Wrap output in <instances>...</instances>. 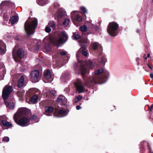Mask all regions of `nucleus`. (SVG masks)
Instances as JSON below:
<instances>
[{
	"mask_svg": "<svg viewBox=\"0 0 153 153\" xmlns=\"http://www.w3.org/2000/svg\"><path fill=\"white\" fill-rule=\"evenodd\" d=\"M88 41L86 39H81L79 42L82 48H84L87 45ZM86 57L88 53L87 50L85 48H80L76 54V57L78 61L77 69L75 70L76 73L84 75L87 72V70L85 66H87L89 69H92L94 67V65L90 60H88L85 62L80 60L79 58L81 54Z\"/></svg>",
	"mask_w": 153,
	"mask_h": 153,
	"instance_id": "1",
	"label": "nucleus"
},
{
	"mask_svg": "<svg viewBox=\"0 0 153 153\" xmlns=\"http://www.w3.org/2000/svg\"><path fill=\"white\" fill-rule=\"evenodd\" d=\"M109 75V72L104 71L102 68L97 70L93 74L92 77L89 78L85 81V84L87 87H89L92 86L94 83H104L106 81Z\"/></svg>",
	"mask_w": 153,
	"mask_h": 153,
	"instance_id": "2",
	"label": "nucleus"
},
{
	"mask_svg": "<svg viewBox=\"0 0 153 153\" xmlns=\"http://www.w3.org/2000/svg\"><path fill=\"white\" fill-rule=\"evenodd\" d=\"M38 25L37 19L35 18L29 19L26 21L25 25V30L28 36L34 33V30Z\"/></svg>",
	"mask_w": 153,
	"mask_h": 153,
	"instance_id": "3",
	"label": "nucleus"
},
{
	"mask_svg": "<svg viewBox=\"0 0 153 153\" xmlns=\"http://www.w3.org/2000/svg\"><path fill=\"white\" fill-rule=\"evenodd\" d=\"M119 25L117 23L113 22L110 23L107 28L108 33L111 36H115L118 34Z\"/></svg>",
	"mask_w": 153,
	"mask_h": 153,
	"instance_id": "4",
	"label": "nucleus"
},
{
	"mask_svg": "<svg viewBox=\"0 0 153 153\" xmlns=\"http://www.w3.org/2000/svg\"><path fill=\"white\" fill-rule=\"evenodd\" d=\"M61 34L63 36L65 37L66 39L65 40L63 38L59 36V38L55 39L54 38H51L48 37V41H50V42L52 44L57 45L58 44H62L65 42L68 39V36L66 32L64 31H63L61 32Z\"/></svg>",
	"mask_w": 153,
	"mask_h": 153,
	"instance_id": "5",
	"label": "nucleus"
},
{
	"mask_svg": "<svg viewBox=\"0 0 153 153\" xmlns=\"http://www.w3.org/2000/svg\"><path fill=\"white\" fill-rule=\"evenodd\" d=\"M28 110L25 108H19L16 113L14 115L13 119L15 121H16V119L19 117L20 116L24 115H27V113Z\"/></svg>",
	"mask_w": 153,
	"mask_h": 153,
	"instance_id": "6",
	"label": "nucleus"
},
{
	"mask_svg": "<svg viewBox=\"0 0 153 153\" xmlns=\"http://www.w3.org/2000/svg\"><path fill=\"white\" fill-rule=\"evenodd\" d=\"M13 90L11 86L6 85L2 91V96L4 100H6L8 97L9 94Z\"/></svg>",
	"mask_w": 153,
	"mask_h": 153,
	"instance_id": "7",
	"label": "nucleus"
},
{
	"mask_svg": "<svg viewBox=\"0 0 153 153\" xmlns=\"http://www.w3.org/2000/svg\"><path fill=\"white\" fill-rule=\"evenodd\" d=\"M66 15V13L65 10L63 9L60 8L58 9L57 12L54 14V17L58 22L61 19L65 17Z\"/></svg>",
	"mask_w": 153,
	"mask_h": 153,
	"instance_id": "8",
	"label": "nucleus"
},
{
	"mask_svg": "<svg viewBox=\"0 0 153 153\" xmlns=\"http://www.w3.org/2000/svg\"><path fill=\"white\" fill-rule=\"evenodd\" d=\"M15 121L17 124L22 126H27L30 124L29 119L27 117H22L19 121L16 119V121Z\"/></svg>",
	"mask_w": 153,
	"mask_h": 153,
	"instance_id": "9",
	"label": "nucleus"
},
{
	"mask_svg": "<svg viewBox=\"0 0 153 153\" xmlns=\"http://www.w3.org/2000/svg\"><path fill=\"white\" fill-rule=\"evenodd\" d=\"M39 71L38 70H36L32 71L30 75V78L33 82H36L39 80Z\"/></svg>",
	"mask_w": 153,
	"mask_h": 153,
	"instance_id": "10",
	"label": "nucleus"
},
{
	"mask_svg": "<svg viewBox=\"0 0 153 153\" xmlns=\"http://www.w3.org/2000/svg\"><path fill=\"white\" fill-rule=\"evenodd\" d=\"M74 84L77 91L79 93H81L84 91V87L82 85V82L80 79H77Z\"/></svg>",
	"mask_w": 153,
	"mask_h": 153,
	"instance_id": "11",
	"label": "nucleus"
},
{
	"mask_svg": "<svg viewBox=\"0 0 153 153\" xmlns=\"http://www.w3.org/2000/svg\"><path fill=\"white\" fill-rule=\"evenodd\" d=\"M78 12L76 11H73L71 13V16L72 19H76L78 22L81 21L82 20V16L78 13Z\"/></svg>",
	"mask_w": 153,
	"mask_h": 153,
	"instance_id": "12",
	"label": "nucleus"
},
{
	"mask_svg": "<svg viewBox=\"0 0 153 153\" xmlns=\"http://www.w3.org/2000/svg\"><path fill=\"white\" fill-rule=\"evenodd\" d=\"M6 46L0 40V53L4 54L6 51Z\"/></svg>",
	"mask_w": 153,
	"mask_h": 153,
	"instance_id": "13",
	"label": "nucleus"
},
{
	"mask_svg": "<svg viewBox=\"0 0 153 153\" xmlns=\"http://www.w3.org/2000/svg\"><path fill=\"white\" fill-rule=\"evenodd\" d=\"M57 101L58 102H61L64 105L67 102V99L64 96L60 95L57 99Z\"/></svg>",
	"mask_w": 153,
	"mask_h": 153,
	"instance_id": "14",
	"label": "nucleus"
},
{
	"mask_svg": "<svg viewBox=\"0 0 153 153\" xmlns=\"http://www.w3.org/2000/svg\"><path fill=\"white\" fill-rule=\"evenodd\" d=\"M56 95V92L53 90L49 89L48 91V98H53Z\"/></svg>",
	"mask_w": 153,
	"mask_h": 153,
	"instance_id": "15",
	"label": "nucleus"
},
{
	"mask_svg": "<svg viewBox=\"0 0 153 153\" xmlns=\"http://www.w3.org/2000/svg\"><path fill=\"white\" fill-rule=\"evenodd\" d=\"M58 111V113L59 115H61L62 116H60V117H63L67 115L66 111L64 109H61L59 110H58L56 108L55 109V111L56 112Z\"/></svg>",
	"mask_w": 153,
	"mask_h": 153,
	"instance_id": "16",
	"label": "nucleus"
},
{
	"mask_svg": "<svg viewBox=\"0 0 153 153\" xmlns=\"http://www.w3.org/2000/svg\"><path fill=\"white\" fill-rule=\"evenodd\" d=\"M18 20V17L17 16H15L12 17L9 21V23H11L12 25H13L15 23L17 22Z\"/></svg>",
	"mask_w": 153,
	"mask_h": 153,
	"instance_id": "17",
	"label": "nucleus"
},
{
	"mask_svg": "<svg viewBox=\"0 0 153 153\" xmlns=\"http://www.w3.org/2000/svg\"><path fill=\"white\" fill-rule=\"evenodd\" d=\"M6 100H4V102L7 107L10 109H13L14 108V104L12 102L8 103L6 101Z\"/></svg>",
	"mask_w": 153,
	"mask_h": 153,
	"instance_id": "18",
	"label": "nucleus"
},
{
	"mask_svg": "<svg viewBox=\"0 0 153 153\" xmlns=\"http://www.w3.org/2000/svg\"><path fill=\"white\" fill-rule=\"evenodd\" d=\"M98 61L102 65H105V63L107 62V59L105 57L103 56L99 58Z\"/></svg>",
	"mask_w": 153,
	"mask_h": 153,
	"instance_id": "19",
	"label": "nucleus"
},
{
	"mask_svg": "<svg viewBox=\"0 0 153 153\" xmlns=\"http://www.w3.org/2000/svg\"><path fill=\"white\" fill-rule=\"evenodd\" d=\"M24 77L22 76H21L20 79L19 80L18 86L19 87H22L24 85Z\"/></svg>",
	"mask_w": 153,
	"mask_h": 153,
	"instance_id": "20",
	"label": "nucleus"
},
{
	"mask_svg": "<svg viewBox=\"0 0 153 153\" xmlns=\"http://www.w3.org/2000/svg\"><path fill=\"white\" fill-rule=\"evenodd\" d=\"M48 69H46L44 71V76L43 80L45 83H47L48 81Z\"/></svg>",
	"mask_w": 153,
	"mask_h": 153,
	"instance_id": "21",
	"label": "nucleus"
},
{
	"mask_svg": "<svg viewBox=\"0 0 153 153\" xmlns=\"http://www.w3.org/2000/svg\"><path fill=\"white\" fill-rule=\"evenodd\" d=\"M48 37L46 36L45 37L43 41V43L44 44L45 46L44 48L46 50V51L48 50Z\"/></svg>",
	"mask_w": 153,
	"mask_h": 153,
	"instance_id": "22",
	"label": "nucleus"
},
{
	"mask_svg": "<svg viewBox=\"0 0 153 153\" xmlns=\"http://www.w3.org/2000/svg\"><path fill=\"white\" fill-rule=\"evenodd\" d=\"M48 82H51L54 78L53 74V72L48 70Z\"/></svg>",
	"mask_w": 153,
	"mask_h": 153,
	"instance_id": "23",
	"label": "nucleus"
},
{
	"mask_svg": "<svg viewBox=\"0 0 153 153\" xmlns=\"http://www.w3.org/2000/svg\"><path fill=\"white\" fill-rule=\"evenodd\" d=\"M2 123L4 126L9 127L12 126L11 123L5 120H2L1 121Z\"/></svg>",
	"mask_w": 153,
	"mask_h": 153,
	"instance_id": "24",
	"label": "nucleus"
},
{
	"mask_svg": "<svg viewBox=\"0 0 153 153\" xmlns=\"http://www.w3.org/2000/svg\"><path fill=\"white\" fill-rule=\"evenodd\" d=\"M38 99V97L37 95H35L33 96L30 99V101L33 103H36L37 102Z\"/></svg>",
	"mask_w": 153,
	"mask_h": 153,
	"instance_id": "25",
	"label": "nucleus"
},
{
	"mask_svg": "<svg viewBox=\"0 0 153 153\" xmlns=\"http://www.w3.org/2000/svg\"><path fill=\"white\" fill-rule=\"evenodd\" d=\"M17 55L20 58H22L24 55V51L21 49H19L17 52Z\"/></svg>",
	"mask_w": 153,
	"mask_h": 153,
	"instance_id": "26",
	"label": "nucleus"
},
{
	"mask_svg": "<svg viewBox=\"0 0 153 153\" xmlns=\"http://www.w3.org/2000/svg\"><path fill=\"white\" fill-rule=\"evenodd\" d=\"M99 45V44L97 42H94L91 44L92 48L94 50L97 49Z\"/></svg>",
	"mask_w": 153,
	"mask_h": 153,
	"instance_id": "27",
	"label": "nucleus"
},
{
	"mask_svg": "<svg viewBox=\"0 0 153 153\" xmlns=\"http://www.w3.org/2000/svg\"><path fill=\"white\" fill-rule=\"evenodd\" d=\"M46 0H37V2L39 5L43 6L46 3Z\"/></svg>",
	"mask_w": 153,
	"mask_h": 153,
	"instance_id": "28",
	"label": "nucleus"
},
{
	"mask_svg": "<svg viewBox=\"0 0 153 153\" xmlns=\"http://www.w3.org/2000/svg\"><path fill=\"white\" fill-rule=\"evenodd\" d=\"M80 36L77 33H73L72 36V39L74 40H77L80 38Z\"/></svg>",
	"mask_w": 153,
	"mask_h": 153,
	"instance_id": "29",
	"label": "nucleus"
},
{
	"mask_svg": "<svg viewBox=\"0 0 153 153\" xmlns=\"http://www.w3.org/2000/svg\"><path fill=\"white\" fill-rule=\"evenodd\" d=\"M5 72L4 67H3L1 68H0V77H3L5 74Z\"/></svg>",
	"mask_w": 153,
	"mask_h": 153,
	"instance_id": "30",
	"label": "nucleus"
},
{
	"mask_svg": "<svg viewBox=\"0 0 153 153\" xmlns=\"http://www.w3.org/2000/svg\"><path fill=\"white\" fill-rule=\"evenodd\" d=\"M70 22V20L68 18L66 19H65L63 23V25L65 26H68Z\"/></svg>",
	"mask_w": 153,
	"mask_h": 153,
	"instance_id": "31",
	"label": "nucleus"
},
{
	"mask_svg": "<svg viewBox=\"0 0 153 153\" xmlns=\"http://www.w3.org/2000/svg\"><path fill=\"white\" fill-rule=\"evenodd\" d=\"M25 91L23 90L19 91L17 94L18 96L19 97H22L24 95Z\"/></svg>",
	"mask_w": 153,
	"mask_h": 153,
	"instance_id": "32",
	"label": "nucleus"
},
{
	"mask_svg": "<svg viewBox=\"0 0 153 153\" xmlns=\"http://www.w3.org/2000/svg\"><path fill=\"white\" fill-rule=\"evenodd\" d=\"M82 97L80 95H78L76 97V98L74 100V102H77L82 99Z\"/></svg>",
	"mask_w": 153,
	"mask_h": 153,
	"instance_id": "33",
	"label": "nucleus"
},
{
	"mask_svg": "<svg viewBox=\"0 0 153 153\" xmlns=\"http://www.w3.org/2000/svg\"><path fill=\"white\" fill-rule=\"evenodd\" d=\"M49 26L53 29H54L55 27V22L53 21H51L48 24V26Z\"/></svg>",
	"mask_w": 153,
	"mask_h": 153,
	"instance_id": "34",
	"label": "nucleus"
},
{
	"mask_svg": "<svg viewBox=\"0 0 153 153\" xmlns=\"http://www.w3.org/2000/svg\"><path fill=\"white\" fill-rule=\"evenodd\" d=\"M79 28L82 32H85L87 30V27L85 25L81 26L79 27Z\"/></svg>",
	"mask_w": 153,
	"mask_h": 153,
	"instance_id": "35",
	"label": "nucleus"
},
{
	"mask_svg": "<svg viewBox=\"0 0 153 153\" xmlns=\"http://www.w3.org/2000/svg\"><path fill=\"white\" fill-rule=\"evenodd\" d=\"M80 9L84 13H87L86 8L84 7H80Z\"/></svg>",
	"mask_w": 153,
	"mask_h": 153,
	"instance_id": "36",
	"label": "nucleus"
},
{
	"mask_svg": "<svg viewBox=\"0 0 153 153\" xmlns=\"http://www.w3.org/2000/svg\"><path fill=\"white\" fill-rule=\"evenodd\" d=\"M53 108L52 107H48V114L52 112L53 111ZM49 115L48 114V116Z\"/></svg>",
	"mask_w": 153,
	"mask_h": 153,
	"instance_id": "37",
	"label": "nucleus"
},
{
	"mask_svg": "<svg viewBox=\"0 0 153 153\" xmlns=\"http://www.w3.org/2000/svg\"><path fill=\"white\" fill-rule=\"evenodd\" d=\"M4 19L6 21H7L8 20L9 16H7L6 13H4L3 15Z\"/></svg>",
	"mask_w": 153,
	"mask_h": 153,
	"instance_id": "38",
	"label": "nucleus"
},
{
	"mask_svg": "<svg viewBox=\"0 0 153 153\" xmlns=\"http://www.w3.org/2000/svg\"><path fill=\"white\" fill-rule=\"evenodd\" d=\"M88 26L90 28H92L94 27V26L91 22H89L88 23Z\"/></svg>",
	"mask_w": 153,
	"mask_h": 153,
	"instance_id": "39",
	"label": "nucleus"
},
{
	"mask_svg": "<svg viewBox=\"0 0 153 153\" xmlns=\"http://www.w3.org/2000/svg\"><path fill=\"white\" fill-rule=\"evenodd\" d=\"M3 140L6 142H8L9 140V138L8 137H5L3 138Z\"/></svg>",
	"mask_w": 153,
	"mask_h": 153,
	"instance_id": "40",
	"label": "nucleus"
},
{
	"mask_svg": "<svg viewBox=\"0 0 153 153\" xmlns=\"http://www.w3.org/2000/svg\"><path fill=\"white\" fill-rule=\"evenodd\" d=\"M33 91V92H35L37 91V92L39 93V91H38V90L37 89H30L29 91V92H31V91Z\"/></svg>",
	"mask_w": 153,
	"mask_h": 153,
	"instance_id": "41",
	"label": "nucleus"
},
{
	"mask_svg": "<svg viewBox=\"0 0 153 153\" xmlns=\"http://www.w3.org/2000/svg\"><path fill=\"white\" fill-rule=\"evenodd\" d=\"M60 54L61 55H62V56H64V55H65L66 54V52L65 51H61L60 52Z\"/></svg>",
	"mask_w": 153,
	"mask_h": 153,
	"instance_id": "42",
	"label": "nucleus"
},
{
	"mask_svg": "<svg viewBox=\"0 0 153 153\" xmlns=\"http://www.w3.org/2000/svg\"><path fill=\"white\" fill-rule=\"evenodd\" d=\"M6 2L3 1L0 4V9H1V6H3V5H5V3Z\"/></svg>",
	"mask_w": 153,
	"mask_h": 153,
	"instance_id": "43",
	"label": "nucleus"
},
{
	"mask_svg": "<svg viewBox=\"0 0 153 153\" xmlns=\"http://www.w3.org/2000/svg\"><path fill=\"white\" fill-rule=\"evenodd\" d=\"M36 118L37 117L36 115H33L31 117V119L33 120L36 119Z\"/></svg>",
	"mask_w": 153,
	"mask_h": 153,
	"instance_id": "44",
	"label": "nucleus"
},
{
	"mask_svg": "<svg viewBox=\"0 0 153 153\" xmlns=\"http://www.w3.org/2000/svg\"><path fill=\"white\" fill-rule=\"evenodd\" d=\"M76 108L77 110H79L81 108V107L80 105H77L76 106Z\"/></svg>",
	"mask_w": 153,
	"mask_h": 153,
	"instance_id": "45",
	"label": "nucleus"
},
{
	"mask_svg": "<svg viewBox=\"0 0 153 153\" xmlns=\"http://www.w3.org/2000/svg\"><path fill=\"white\" fill-rule=\"evenodd\" d=\"M147 65L151 69V70H153L152 68L150 65L149 64H147Z\"/></svg>",
	"mask_w": 153,
	"mask_h": 153,
	"instance_id": "46",
	"label": "nucleus"
},
{
	"mask_svg": "<svg viewBox=\"0 0 153 153\" xmlns=\"http://www.w3.org/2000/svg\"><path fill=\"white\" fill-rule=\"evenodd\" d=\"M153 108V104L152 105L150 108H149V110L150 111H151L152 109V108Z\"/></svg>",
	"mask_w": 153,
	"mask_h": 153,
	"instance_id": "47",
	"label": "nucleus"
},
{
	"mask_svg": "<svg viewBox=\"0 0 153 153\" xmlns=\"http://www.w3.org/2000/svg\"><path fill=\"white\" fill-rule=\"evenodd\" d=\"M150 77L151 78L153 79V74H150Z\"/></svg>",
	"mask_w": 153,
	"mask_h": 153,
	"instance_id": "48",
	"label": "nucleus"
},
{
	"mask_svg": "<svg viewBox=\"0 0 153 153\" xmlns=\"http://www.w3.org/2000/svg\"><path fill=\"white\" fill-rule=\"evenodd\" d=\"M45 31L48 33V26H46L45 29Z\"/></svg>",
	"mask_w": 153,
	"mask_h": 153,
	"instance_id": "49",
	"label": "nucleus"
},
{
	"mask_svg": "<svg viewBox=\"0 0 153 153\" xmlns=\"http://www.w3.org/2000/svg\"><path fill=\"white\" fill-rule=\"evenodd\" d=\"M47 107H46L45 108V111H46V114H46V115H48V114H47V109H47Z\"/></svg>",
	"mask_w": 153,
	"mask_h": 153,
	"instance_id": "50",
	"label": "nucleus"
},
{
	"mask_svg": "<svg viewBox=\"0 0 153 153\" xmlns=\"http://www.w3.org/2000/svg\"><path fill=\"white\" fill-rule=\"evenodd\" d=\"M14 52H15V49H13V58H14Z\"/></svg>",
	"mask_w": 153,
	"mask_h": 153,
	"instance_id": "51",
	"label": "nucleus"
},
{
	"mask_svg": "<svg viewBox=\"0 0 153 153\" xmlns=\"http://www.w3.org/2000/svg\"><path fill=\"white\" fill-rule=\"evenodd\" d=\"M48 33H49L51 31V29L48 27Z\"/></svg>",
	"mask_w": 153,
	"mask_h": 153,
	"instance_id": "52",
	"label": "nucleus"
},
{
	"mask_svg": "<svg viewBox=\"0 0 153 153\" xmlns=\"http://www.w3.org/2000/svg\"><path fill=\"white\" fill-rule=\"evenodd\" d=\"M137 33H139L140 32V30H137Z\"/></svg>",
	"mask_w": 153,
	"mask_h": 153,
	"instance_id": "53",
	"label": "nucleus"
},
{
	"mask_svg": "<svg viewBox=\"0 0 153 153\" xmlns=\"http://www.w3.org/2000/svg\"><path fill=\"white\" fill-rule=\"evenodd\" d=\"M150 56V54L149 53H148L147 54V57H149Z\"/></svg>",
	"mask_w": 153,
	"mask_h": 153,
	"instance_id": "54",
	"label": "nucleus"
},
{
	"mask_svg": "<svg viewBox=\"0 0 153 153\" xmlns=\"http://www.w3.org/2000/svg\"><path fill=\"white\" fill-rule=\"evenodd\" d=\"M147 58H148L147 57H145V59H146Z\"/></svg>",
	"mask_w": 153,
	"mask_h": 153,
	"instance_id": "55",
	"label": "nucleus"
},
{
	"mask_svg": "<svg viewBox=\"0 0 153 153\" xmlns=\"http://www.w3.org/2000/svg\"><path fill=\"white\" fill-rule=\"evenodd\" d=\"M153 153V152H152V153Z\"/></svg>",
	"mask_w": 153,
	"mask_h": 153,
	"instance_id": "56",
	"label": "nucleus"
}]
</instances>
